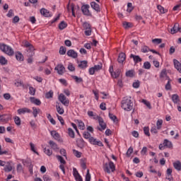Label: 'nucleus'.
<instances>
[{
  "mask_svg": "<svg viewBox=\"0 0 181 181\" xmlns=\"http://www.w3.org/2000/svg\"><path fill=\"white\" fill-rule=\"evenodd\" d=\"M23 43L24 47H26L25 54L28 57V63L32 64V63H33V59L32 57L35 56V47L27 40H24Z\"/></svg>",
  "mask_w": 181,
  "mask_h": 181,
  "instance_id": "nucleus-1",
  "label": "nucleus"
},
{
  "mask_svg": "<svg viewBox=\"0 0 181 181\" xmlns=\"http://www.w3.org/2000/svg\"><path fill=\"white\" fill-rule=\"evenodd\" d=\"M122 108L124 110V111H132L134 110V103L131 99L125 97L121 102Z\"/></svg>",
  "mask_w": 181,
  "mask_h": 181,
  "instance_id": "nucleus-2",
  "label": "nucleus"
},
{
  "mask_svg": "<svg viewBox=\"0 0 181 181\" xmlns=\"http://www.w3.org/2000/svg\"><path fill=\"white\" fill-rule=\"evenodd\" d=\"M0 50L6 53V54H8V56H13L15 53L12 47L6 44H0Z\"/></svg>",
  "mask_w": 181,
  "mask_h": 181,
  "instance_id": "nucleus-3",
  "label": "nucleus"
},
{
  "mask_svg": "<svg viewBox=\"0 0 181 181\" xmlns=\"http://www.w3.org/2000/svg\"><path fill=\"white\" fill-rule=\"evenodd\" d=\"M103 170L107 173H111V172L115 171V165H114V163L112 161H110L108 163H106L103 165Z\"/></svg>",
  "mask_w": 181,
  "mask_h": 181,
  "instance_id": "nucleus-4",
  "label": "nucleus"
},
{
  "mask_svg": "<svg viewBox=\"0 0 181 181\" xmlns=\"http://www.w3.org/2000/svg\"><path fill=\"white\" fill-rule=\"evenodd\" d=\"M158 148L160 151H163L165 148H168L169 149H172V148H173V144H172V141L165 139H164L163 144H160Z\"/></svg>",
  "mask_w": 181,
  "mask_h": 181,
  "instance_id": "nucleus-5",
  "label": "nucleus"
},
{
  "mask_svg": "<svg viewBox=\"0 0 181 181\" xmlns=\"http://www.w3.org/2000/svg\"><path fill=\"white\" fill-rule=\"evenodd\" d=\"M94 119H98L99 125L100 127H98V129L100 132L104 131V129H105L107 128V124H105V122H104V119H102L101 117L100 116H96L95 117H94Z\"/></svg>",
  "mask_w": 181,
  "mask_h": 181,
  "instance_id": "nucleus-6",
  "label": "nucleus"
},
{
  "mask_svg": "<svg viewBox=\"0 0 181 181\" xmlns=\"http://www.w3.org/2000/svg\"><path fill=\"white\" fill-rule=\"evenodd\" d=\"M58 100L59 101H60V103H62V104H63V105H65L66 107H69V99H67V98H66V96L63 93H61L59 95Z\"/></svg>",
  "mask_w": 181,
  "mask_h": 181,
  "instance_id": "nucleus-7",
  "label": "nucleus"
},
{
  "mask_svg": "<svg viewBox=\"0 0 181 181\" xmlns=\"http://www.w3.org/2000/svg\"><path fill=\"white\" fill-rule=\"evenodd\" d=\"M54 70H56L57 71V73H58V74H59V76H63V74H64V73H66V68L62 64H58L54 68Z\"/></svg>",
  "mask_w": 181,
  "mask_h": 181,
  "instance_id": "nucleus-8",
  "label": "nucleus"
},
{
  "mask_svg": "<svg viewBox=\"0 0 181 181\" xmlns=\"http://www.w3.org/2000/svg\"><path fill=\"white\" fill-rule=\"evenodd\" d=\"M90 8V6L88 4L83 5L81 6V11L83 13V15H86V16H90V10L88 8Z\"/></svg>",
  "mask_w": 181,
  "mask_h": 181,
  "instance_id": "nucleus-9",
  "label": "nucleus"
},
{
  "mask_svg": "<svg viewBox=\"0 0 181 181\" xmlns=\"http://www.w3.org/2000/svg\"><path fill=\"white\" fill-rule=\"evenodd\" d=\"M129 58L133 59L135 64H138V63H141V62H142V58H141L139 55H135L134 54H130Z\"/></svg>",
  "mask_w": 181,
  "mask_h": 181,
  "instance_id": "nucleus-10",
  "label": "nucleus"
},
{
  "mask_svg": "<svg viewBox=\"0 0 181 181\" xmlns=\"http://www.w3.org/2000/svg\"><path fill=\"white\" fill-rule=\"evenodd\" d=\"M127 59V55H125V53L121 52L119 54L118 58H117V62L120 64H122Z\"/></svg>",
  "mask_w": 181,
  "mask_h": 181,
  "instance_id": "nucleus-11",
  "label": "nucleus"
},
{
  "mask_svg": "<svg viewBox=\"0 0 181 181\" xmlns=\"http://www.w3.org/2000/svg\"><path fill=\"white\" fill-rule=\"evenodd\" d=\"M76 145L78 148L83 149L86 146V141L83 139V138L76 139Z\"/></svg>",
  "mask_w": 181,
  "mask_h": 181,
  "instance_id": "nucleus-12",
  "label": "nucleus"
},
{
  "mask_svg": "<svg viewBox=\"0 0 181 181\" xmlns=\"http://www.w3.org/2000/svg\"><path fill=\"white\" fill-rule=\"evenodd\" d=\"M66 54L67 56H69V57H72V59H77L78 56V54L76 51H74V49L68 50Z\"/></svg>",
  "mask_w": 181,
  "mask_h": 181,
  "instance_id": "nucleus-13",
  "label": "nucleus"
},
{
  "mask_svg": "<svg viewBox=\"0 0 181 181\" xmlns=\"http://www.w3.org/2000/svg\"><path fill=\"white\" fill-rule=\"evenodd\" d=\"M90 6L96 12H101V8H100V5H98V4L95 3V1H92L90 3Z\"/></svg>",
  "mask_w": 181,
  "mask_h": 181,
  "instance_id": "nucleus-14",
  "label": "nucleus"
},
{
  "mask_svg": "<svg viewBox=\"0 0 181 181\" xmlns=\"http://www.w3.org/2000/svg\"><path fill=\"white\" fill-rule=\"evenodd\" d=\"M172 101L174 103V104L180 105V100L179 99V95L177 94H174L172 95Z\"/></svg>",
  "mask_w": 181,
  "mask_h": 181,
  "instance_id": "nucleus-15",
  "label": "nucleus"
},
{
  "mask_svg": "<svg viewBox=\"0 0 181 181\" xmlns=\"http://www.w3.org/2000/svg\"><path fill=\"white\" fill-rule=\"evenodd\" d=\"M30 101L32 103V104H35V105H40L42 104V102L40 100L35 98V97H30Z\"/></svg>",
  "mask_w": 181,
  "mask_h": 181,
  "instance_id": "nucleus-16",
  "label": "nucleus"
},
{
  "mask_svg": "<svg viewBox=\"0 0 181 181\" xmlns=\"http://www.w3.org/2000/svg\"><path fill=\"white\" fill-rule=\"evenodd\" d=\"M40 13L41 15H43V16H45V18H50V16H52L50 12H49L46 8H42L40 10Z\"/></svg>",
  "mask_w": 181,
  "mask_h": 181,
  "instance_id": "nucleus-17",
  "label": "nucleus"
},
{
  "mask_svg": "<svg viewBox=\"0 0 181 181\" xmlns=\"http://www.w3.org/2000/svg\"><path fill=\"white\" fill-rule=\"evenodd\" d=\"M18 114L21 115V114H25V112L30 113L31 111L27 107L20 108L17 110Z\"/></svg>",
  "mask_w": 181,
  "mask_h": 181,
  "instance_id": "nucleus-18",
  "label": "nucleus"
},
{
  "mask_svg": "<svg viewBox=\"0 0 181 181\" xmlns=\"http://www.w3.org/2000/svg\"><path fill=\"white\" fill-rule=\"evenodd\" d=\"M173 167L175 168V169L176 170H177L178 172H180L181 170V162L180 160H177L175 162L173 163Z\"/></svg>",
  "mask_w": 181,
  "mask_h": 181,
  "instance_id": "nucleus-19",
  "label": "nucleus"
},
{
  "mask_svg": "<svg viewBox=\"0 0 181 181\" xmlns=\"http://www.w3.org/2000/svg\"><path fill=\"white\" fill-rule=\"evenodd\" d=\"M9 119H11V117H9L8 115H2L0 117V121H1V122H8Z\"/></svg>",
  "mask_w": 181,
  "mask_h": 181,
  "instance_id": "nucleus-20",
  "label": "nucleus"
},
{
  "mask_svg": "<svg viewBox=\"0 0 181 181\" xmlns=\"http://www.w3.org/2000/svg\"><path fill=\"white\" fill-rule=\"evenodd\" d=\"M49 144L54 151H59V146H57V144H56L54 141H49Z\"/></svg>",
  "mask_w": 181,
  "mask_h": 181,
  "instance_id": "nucleus-21",
  "label": "nucleus"
},
{
  "mask_svg": "<svg viewBox=\"0 0 181 181\" xmlns=\"http://www.w3.org/2000/svg\"><path fill=\"white\" fill-rule=\"evenodd\" d=\"M51 135L54 138V139H56V141H60V134H59L56 131H52Z\"/></svg>",
  "mask_w": 181,
  "mask_h": 181,
  "instance_id": "nucleus-22",
  "label": "nucleus"
},
{
  "mask_svg": "<svg viewBox=\"0 0 181 181\" xmlns=\"http://www.w3.org/2000/svg\"><path fill=\"white\" fill-rule=\"evenodd\" d=\"M4 171L7 173L12 171V165H11V163L9 162L6 163Z\"/></svg>",
  "mask_w": 181,
  "mask_h": 181,
  "instance_id": "nucleus-23",
  "label": "nucleus"
},
{
  "mask_svg": "<svg viewBox=\"0 0 181 181\" xmlns=\"http://www.w3.org/2000/svg\"><path fill=\"white\" fill-rule=\"evenodd\" d=\"M59 104L60 103H58V105H56L57 111L58 114H60V115H63V114H64V109H63V107H61Z\"/></svg>",
  "mask_w": 181,
  "mask_h": 181,
  "instance_id": "nucleus-24",
  "label": "nucleus"
},
{
  "mask_svg": "<svg viewBox=\"0 0 181 181\" xmlns=\"http://www.w3.org/2000/svg\"><path fill=\"white\" fill-rule=\"evenodd\" d=\"M141 103H143V104L144 105H146L147 108H148V110H152V105H151V102L145 100V99H143L141 100Z\"/></svg>",
  "mask_w": 181,
  "mask_h": 181,
  "instance_id": "nucleus-25",
  "label": "nucleus"
},
{
  "mask_svg": "<svg viewBox=\"0 0 181 181\" xmlns=\"http://www.w3.org/2000/svg\"><path fill=\"white\" fill-rule=\"evenodd\" d=\"M88 63L87 61H81L78 65V67H79V69H86Z\"/></svg>",
  "mask_w": 181,
  "mask_h": 181,
  "instance_id": "nucleus-26",
  "label": "nucleus"
},
{
  "mask_svg": "<svg viewBox=\"0 0 181 181\" xmlns=\"http://www.w3.org/2000/svg\"><path fill=\"white\" fill-rule=\"evenodd\" d=\"M66 28H67V24H66V23L64 21H62L59 24V29L60 30H63L64 29H66Z\"/></svg>",
  "mask_w": 181,
  "mask_h": 181,
  "instance_id": "nucleus-27",
  "label": "nucleus"
},
{
  "mask_svg": "<svg viewBox=\"0 0 181 181\" xmlns=\"http://www.w3.org/2000/svg\"><path fill=\"white\" fill-rule=\"evenodd\" d=\"M119 74H121V70L117 69L115 72L112 73L111 76L113 78H117V77H119Z\"/></svg>",
  "mask_w": 181,
  "mask_h": 181,
  "instance_id": "nucleus-28",
  "label": "nucleus"
},
{
  "mask_svg": "<svg viewBox=\"0 0 181 181\" xmlns=\"http://www.w3.org/2000/svg\"><path fill=\"white\" fill-rule=\"evenodd\" d=\"M16 60H18L19 62H23V55L22 54V53L18 52L16 54Z\"/></svg>",
  "mask_w": 181,
  "mask_h": 181,
  "instance_id": "nucleus-29",
  "label": "nucleus"
},
{
  "mask_svg": "<svg viewBox=\"0 0 181 181\" xmlns=\"http://www.w3.org/2000/svg\"><path fill=\"white\" fill-rule=\"evenodd\" d=\"M179 26V23H175L174 27L171 28L170 33L172 35H175V33H177V28Z\"/></svg>",
  "mask_w": 181,
  "mask_h": 181,
  "instance_id": "nucleus-30",
  "label": "nucleus"
},
{
  "mask_svg": "<svg viewBox=\"0 0 181 181\" xmlns=\"http://www.w3.org/2000/svg\"><path fill=\"white\" fill-rule=\"evenodd\" d=\"M135 76V71L134 70H129L126 72V77H130L132 78Z\"/></svg>",
  "mask_w": 181,
  "mask_h": 181,
  "instance_id": "nucleus-31",
  "label": "nucleus"
},
{
  "mask_svg": "<svg viewBox=\"0 0 181 181\" xmlns=\"http://www.w3.org/2000/svg\"><path fill=\"white\" fill-rule=\"evenodd\" d=\"M40 112V109H37L35 107H33V115L36 118L37 117V114Z\"/></svg>",
  "mask_w": 181,
  "mask_h": 181,
  "instance_id": "nucleus-32",
  "label": "nucleus"
},
{
  "mask_svg": "<svg viewBox=\"0 0 181 181\" xmlns=\"http://www.w3.org/2000/svg\"><path fill=\"white\" fill-rule=\"evenodd\" d=\"M68 134H69V136L71 137V138H75L76 137V134L74 133V131L73 130V129L71 128H69L68 129Z\"/></svg>",
  "mask_w": 181,
  "mask_h": 181,
  "instance_id": "nucleus-33",
  "label": "nucleus"
},
{
  "mask_svg": "<svg viewBox=\"0 0 181 181\" xmlns=\"http://www.w3.org/2000/svg\"><path fill=\"white\" fill-rule=\"evenodd\" d=\"M150 50H151V48H149V47L146 45L143 46L141 49V52L142 53H148V52H150Z\"/></svg>",
  "mask_w": 181,
  "mask_h": 181,
  "instance_id": "nucleus-34",
  "label": "nucleus"
},
{
  "mask_svg": "<svg viewBox=\"0 0 181 181\" xmlns=\"http://www.w3.org/2000/svg\"><path fill=\"white\" fill-rule=\"evenodd\" d=\"M22 162L24 166H30L32 165V161L30 159L23 160Z\"/></svg>",
  "mask_w": 181,
  "mask_h": 181,
  "instance_id": "nucleus-35",
  "label": "nucleus"
},
{
  "mask_svg": "<svg viewBox=\"0 0 181 181\" xmlns=\"http://www.w3.org/2000/svg\"><path fill=\"white\" fill-rule=\"evenodd\" d=\"M157 8L160 12V13H166V12H168V10L167 9L165 10V8H163V6L160 5L157 6Z\"/></svg>",
  "mask_w": 181,
  "mask_h": 181,
  "instance_id": "nucleus-36",
  "label": "nucleus"
},
{
  "mask_svg": "<svg viewBox=\"0 0 181 181\" xmlns=\"http://www.w3.org/2000/svg\"><path fill=\"white\" fill-rule=\"evenodd\" d=\"M45 98L49 100V98H53V90H49L45 93Z\"/></svg>",
  "mask_w": 181,
  "mask_h": 181,
  "instance_id": "nucleus-37",
  "label": "nucleus"
},
{
  "mask_svg": "<svg viewBox=\"0 0 181 181\" xmlns=\"http://www.w3.org/2000/svg\"><path fill=\"white\" fill-rule=\"evenodd\" d=\"M0 64H2L3 66L8 64V60H6V59L3 56L0 57Z\"/></svg>",
  "mask_w": 181,
  "mask_h": 181,
  "instance_id": "nucleus-38",
  "label": "nucleus"
},
{
  "mask_svg": "<svg viewBox=\"0 0 181 181\" xmlns=\"http://www.w3.org/2000/svg\"><path fill=\"white\" fill-rule=\"evenodd\" d=\"M83 138H85V139H89L90 140V138H91V134H90V132H84L83 133Z\"/></svg>",
  "mask_w": 181,
  "mask_h": 181,
  "instance_id": "nucleus-39",
  "label": "nucleus"
},
{
  "mask_svg": "<svg viewBox=\"0 0 181 181\" xmlns=\"http://www.w3.org/2000/svg\"><path fill=\"white\" fill-rule=\"evenodd\" d=\"M163 124V120L162 119H158L156 122V127L157 129H160L162 128V125Z\"/></svg>",
  "mask_w": 181,
  "mask_h": 181,
  "instance_id": "nucleus-40",
  "label": "nucleus"
},
{
  "mask_svg": "<svg viewBox=\"0 0 181 181\" xmlns=\"http://www.w3.org/2000/svg\"><path fill=\"white\" fill-rule=\"evenodd\" d=\"M72 78L75 80L76 83H83V78H79L77 76H72Z\"/></svg>",
  "mask_w": 181,
  "mask_h": 181,
  "instance_id": "nucleus-41",
  "label": "nucleus"
},
{
  "mask_svg": "<svg viewBox=\"0 0 181 181\" xmlns=\"http://www.w3.org/2000/svg\"><path fill=\"white\" fill-rule=\"evenodd\" d=\"M143 67H144V69H146V70H149V69H151V62H144Z\"/></svg>",
  "mask_w": 181,
  "mask_h": 181,
  "instance_id": "nucleus-42",
  "label": "nucleus"
},
{
  "mask_svg": "<svg viewBox=\"0 0 181 181\" xmlns=\"http://www.w3.org/2000/svg\"><path fill=\"white\" fill-rule=\"evenodd\" d=\"M66 47H60L59 48V54H66Z\"/></svg>",
  "mask_w": 181,
  "mask_h": 181,
  "instance_id": "nucleus-43",
  "label": "nucleus"
},
{
  "mask_svg": "<svg viewBox=\"0 0 181 181\" xmlns=\"http://www.w3.org/2000/svg\"><path fill=\"white\" fill-rule=\"evenodd\" d=\"M57 159H58L62 165H66V160H64V158H63L62 156H57Z\"/></svg>",
  "mask_w": 181,
  "mask_h": 181,
  "instance_id": "nucleus-44",
  "label": "nucleus"
},
{
  "mask_svg": "<svg viewBox=\"0 0 181 181\" xmlns=\"http://www.w3.org/2000/svg\"><path fill=\"white\" fill-rule=\"evenodd\" d=\"M29 90H30L29 94H30V95H35V94L36 93V89H35L32 86H30Z\"/></svg>",
  "mask_w": 181,
  "mask_h": 181,
  "instance_id": "nucleus-45",
  "label": "nucleus"
},
{
  "mask_svg": "<svg viewBox=\"0 0 181 181\" xmlns=\"http://www.w3.org/2000/svg\"><path fill=\"white\" fill-rule=\"evenodd\" d=\"M83 27L85 30H87L88 29H91V25H90V23L87 22L83 23Z\"/></svg>",
  "mask_w": 181,
  "mask_h": 181,
  "instance_id": "nucleus-46",
  "label": "nucleus"
},
{
  "mask_svg": "<svg viewBox=\"0 0 181 181\" xmlns=\"http://www.w3.org/2000/svg\"><path fill=\"white\" fill-rule=\"evenodd\" d=\"M45 151V153H46V155H47V156H52L53 151H52V150L49 149V148H44Z\"/></svg>",
  "mask_w": 181,
  "mask_h": 181,
  "instance_id": "nucleus-47",
  "label": "nucleus"
},
{
  "mask_svg": "<svg viewBox=\"0 0 181 181\" xmlns=\"http://www.w3.org/2000/svg\"><path fill=\"white\" fill-rule=\"evenodd\" d=\"M78 128L79 129H84V128H86V126L84 125V122H81V121H79L78 120Z\"/></svg>",
  "mask_w": 181,
  "mask_h": 181,
  "instance_id": "nucleus-48",
  "label": "nucleus"
},
{
  "mask_svg": "<svg viewBox=\"0 0 181 181\" xmlns=\"http://www.w3.org/2000/svg\"><path fill=\"white\" fill-rule=\"evenodd\" d=\"M97 139H94L93 136L89 139V142L92 145H97Z\"/></svg>",
  "mask_w": 181,
  "mask_h": 181,
  "instance_id": "nucleus-49",
  "label": "nucleus"
},
{
  "mask_svg": "<svg viewBox=\"0 0 181 181\" xmlns=\"http://www.w3.org/2000/svg\"><path fill=\"white\" fill-rule=\"evenodd\" d=\"M123 26L125 29H128V28H132V23L128 22H124Z\"/></svg>",
  "mask_w": 181,
  "mask_h": 181,
  "instance_id": "nucleus-50",
  "label": "nucleus"
},
{
  "mask_svg": "<svg viewBox=\"0 0 181 181\" xmlns=\"http://www.w3.org/2000/svg\"><path fill=\"white\" fill-rule=\"evenodd\" d=\"M127 11L128 12H132L134 11V7L132 6V3H128L127 4Z\"/></svg>",
  "mask_w": 181,
  "mask_h": 181,
  "instance_id": "nucleus-51",
  "label": "nucleus"
},
{
  "mask_svg": "<svg viewBox=\"0 0 181 181\" xmlns=\"http://www.w3.org/2000/svg\"><path fill=\"white\" fill-rule=\"evenodd\" d=\"M144 134L147 136H151V134L149 133V127H145L144 128Z\"/></svg>",
  "mask_w": 181,
  "mask_h": 181,
  "instance_id": "nucleus-52",
  "label": "nucleus"
},
{
  "mask_svg": "<svg viewBox=\"0 0 181 181\" xmlns=\"http://www.w3.org/2000/svg\"><path fill=\"white\" fill-rule=\"evenodd\" d=\"M91 180V175H90V170H87V173L86 175V181Z\"/></svg>",
  "mask_w": 181,
  "mask_h": 181,
  "instance_id": "nucleus-53",
  "label": "nucleus"
},
{
  "mask_svg": "<svg viewBox=\"0 0 181 181\" xmlns=\"http://www.w3.org/2000/svg\"><path fill=\"white\" fill-rule=\"evenodd\" d=\"M152 42L156 43V45H160V43H162V39H160V38L153 39Z\"/></svg>",
  "mask_w": 181,
  "mask_h": 181,
  "instance_id": "nucleus-54",
  "label": "nucleus"
},
{
  "mask_svg": "<svg viewBox=\"0 0 181 181\" xmlns=\"http://www.w3.org/2000/svg\"><path fill=\"white\" fill-rule=\"evenodd\" d=\"M132 152H134V148L132 147H130L127 153H126V155L128 158H129V156H131V154L132 153Z\"/></svg>",
  "mask_w": 181,
  "mask_h": 181,
  "instance_id": "nucleus-55",
  "label": "nucleus"
},
{
  "mask_svg": "<svg viewBox=\"0 0 181 181\" xmlns=\"http://www.w3.org/2000/svg\"><path fill=\"white\" fill-rule=\"evenodd\" d=\"M93 68L95 69V71H99V70H101V69H103V64H100L99 65H95Z\"/></svg>",
  "mask_w": 181,
  "mask_h": 181,
  "instance_id": "nucleus-56",
  "label": "nucleus"
},
{
  "mask_svg": "<svg viewBox=\"0 0 181 181\" xmlns=\"http://www.w3.org/2000/svg\"><path fill=\"white\" fill-rule=\"evenodd\" d=\"M14 122L16 124V125H21V118L19 117H16L14 118Z\"/></svg>",
  "mask_w": 181,
  "mask_h": 181,
  "instance_id": "nucleus-57",
  "label": "nucleus"
},
{
  "mask_svg": "<svg viewBox=\"0 0 181 181\" xmlns=\"http://www.w3.org/2000/svg\"><path fill=\"white\" fill-rule=\"evenodd\" d=\"M74 155H75V156H76V158H81V152H79L77 150H74Z\"/></svg>",
  "mask_w": 181,
  "mask_h": 181,
  "instance_id": "nucleus-58",
  "label": "nucleus"
},
{
  "mask_svg": "<svg viewBox=\"0 0 181 181\" xmlns=\"http://www.w3.org/2000/svg\"><path fill=\"white\" fill-rule=\"evenodd\" d=\"M30 146L31 148V151H33V152H34V153L39 155V153L37 151H36V150L35 149V144H33V143H30Z\"/></svg>",
  "mask_w": 181,
  "mask_h": 181,
  "instance_id": "nucleus-59",
  "label": "nucleus"
},
{
  "mask_svg": "<svg viewBox=\"0 0 181 181\" xmlns=\"http://www.w3.org/2000/svg\"><path fill=\"white\" fill-rule=\"evenodd\" d=\"M168 78V81L165 85V90H170V88H172V86H170V79L169 78Z\"/></svg>",
  "mask_w": 181,
  "mask_h": 181,
  "instance_id": "nucleus-60",
  "label": "nucleus"
},
{
  "mask_svg": "<svg viewBox=\"0 0 181 181\" xmlns=\"http://www.w3.org/2000/svg\"><path fill=\"white\" fill-rule=\"evenodd\" d=\"M109 117L112 121H114V122L117 121V116L114 115L112 113H109Z\"/></svg>",
  "mask_w": 181,
  "mask_h": 181,
  "instance_id": "nucleus-61",
  "label": "nucleus"
},
{
  "mask_svg": "<svg viewBox=\"0 0 181 181\" xmlns=\"http://www.w3.org/2000/svg\"><path fill=\"white\" fill-rule=\"evenodd\" d=\"M15 14L13 13V10H12V9H10L9 11H8V13L6 14V16L8 17V18H12V16H13Z\"/></svg>",
  "mask_w": 181,
  "mask_h": 181,
  "instance_id": "nucleus-62",
  "label": "nucleus"
},
{
  "mask_svg": "<svg viewBox=\"0 0 181 181\" xmlns=\"http://www.w3.org/2000/svg\"><path fill=\"white\" fill-rule=\"evenodd\" d=\"M68 70H69V71H74L76 70V68L74 67V66H73V64H69L68 65Z\"/></svg>",
  "mask_w": 181,
  "mask_h": 181,
  "instance_id": "nucleus-63",
  "label": "nucleus"
},
{
  "mask_svg": "<svg viewBox=\"0 0 181 181\" xmlns=\"http://www.w3.org/2000/svg\"><path fill=\"white\" fill-rule=\"evenodd\" d=\"M81 166L84 170L87 169V165H86V161H84V160H83V159L81 160Z\"/></svg>",
  "mask_w": 181,
  "mask_h": 181,
  "instance_id": "nucleus-64",
  "label": "nucleus"
}]
</instances>
